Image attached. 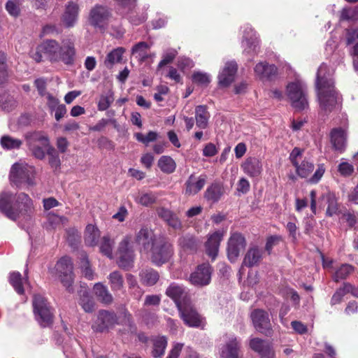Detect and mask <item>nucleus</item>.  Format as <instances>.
Segmentation results:
<instances>
[{
  "label": "nucleus",
  "mask_w": 358,
  "mask_h": 358,
  "mask_svg": "<svg viewBox=\"0 0 358 358\" xmlns=\"http://www.w3.org/2000/svg\"><path fill=\"white\" fill-rule=\"evenodd\" d=\"M324 172H325V169H324V164L318 165L317 169L315 171L313 176L310 178L308 181L310 183H313V184L317 183L320 180L322 177L323 176Z\"/></svg>",
  "instance_id": "obj_62"
},
{
  "label": "nucleus",
  "mask_w": 358,
  "mask_h": 358,
  "mask_svg": "<svg viewBox=\"0 0 358 358\" xmlns=\"http://www.w3.org/2000/svg\"><path fill=\"white\" fill-rule=\"evenodd\" d=\"M243 45L245 47L244 52L256 53L259 48V41L255 34L252 31L251 35L248 37L245 34L243 35Z\"/></svg>",
  "instance_id": "obj_41"
},
{
  "label": "nucleus",
  "mask_w": 358,
  "mask_h": 358,
  "mask_svg": "<svg viewBox=\"0 0 358 358\" xmlns=\"http://www.w3.org/2000/svg\"><path fill=\"white\" fill-rule=\"evenodd\" d=\"M0 144L3 149L6 150L19 149L22 145V141L8 135L1 136Z\"/></svg>",
  "instance_id": "obj_42"
},
{
  "label": "nucleus",
  "mask_w": 358,
  "mask_h": 358,
  "mask_svg": "<svg viewBox=\"0 0 358 358\" xmlns=\"http://www.w3.org/2000/svg\"><path fill=\"white\" fill-rule=\"evenodd\" d=\"M316 88L320 107L325 112H331L338 100V94L334 89V82L329 73L327 64L322 63L318 68L316 76Z\"/></svg>",
  "instance_id": "obj_3"
},
{
  "label": "nucleus",
  "mask_w": 358,
  "mask_h": 358,
  "mask_svg": "<svg viewBox=\"0 0 358 358\" xmlns=\"http://www.w3.org/2000/svg\"><path fill=\"white\" fill-rule=\"evenodd\" d=\"M55 268L63 285L66 287L69 292H73V273L71 259L68 256L62 257L57 262Z\"/></svg>",
  "instance_id": "obj_10"
},
{
  "label": "nucleus",
  "mask_w": 358,
  "mask_h": 358,
  "mask_svg": "<svg viewBox=\"0 0 358 358\" xmlns=\"http://www.w3.org/2000/svg\"><path fill=\"white\" fill-rule=\"evenodd\" d=\"M213 267L208 263L199 265L196 270L189 275V282L196 287H204L210 284Z\"/></svg>",
  "instance_id": "obj_14"
},
{
  "label": "nucleus",
  "mask_w": 358,
  "mask_h": 358,
  "mask_svg": "<svg viewBox=\"0 0 358 358\" xmlns=\"http://www.w3.org/2000/svg\"><path fill=\"white\" fill-rule=\"evenodd\" d=\"M287 96L292 106L297 110H304L308 106L306 97V87L300 82H293L287 87Z\"/></svg>",
  "instance_id": "obj_9"
},
{
  "label": "nucleus",
  "mask_w": 358,
  "mask_h": 358,
  "mask_svg": "<svg viewBox=\"0 0 358 358\" xmlns=\"http://www.w3.org/2000/svg\"><path fill=\"white\" fill-rule=\"evenodd\" d=\"M224 194L223 185L218 182H213L204 192V198L212 203H217Z\"/></svg>",
  "instance_id": "obj_30"
},
{
  "label": "nucleus",
  "mask_w": 358,
  "mask_h": 358,
  "mask_svg": "<svg viewBox=\"0 0 358 358\" xmlns=\"http://www.w3.org/2000/svg\"><path fill=\"white\" fill-rule=\"evenodd\" d=\"M166 294L175 302L178 309L190 303V296L187 289L176 282L169 285Z\"/></svg>",
  "instance_id": "obj_15"
},
{
  "label": "nucleus",
  "mask_w": 358,
  "mask_h": 358,
  "mask_svg": "<svg viewBox=\"0 0 358 358\" xmlns=\"http://www.w3.org/2000/svg\"><path fill=\"white\" fill-rule=\"evenodd\" d=\"M34 211L33 201L28 194L6 190L0 192V212L9 220L16 222L22 217L27 220Z\"/></svg>",
  "instance_id": "obj_1"
},
{
  "label": "nucleus",
  "mask_w": 358,
  "mask_h": 358,
  "mask_svg": "<svg viewBox=\"0 0 358 358\" xmlns=\"http://www.w3.org/2000/svg\"><path fill=\"white\" fill-rule=\"evenodd\" d=\"M152 343V356L154 358H162L167 347L168 341L164 336H154L151 339Z\"/></svg>",
  "instance_id": "obj_32"
},
{
  "label": "nucleus",
  "mask_w": 358,
  "mask_h": 358,
  "mask_svg": "<svg viewBox=\"0 0 358 358\" xmlns=\"http://www.w3.org/2000/svg\"><path fill=\"white\" fill-rule=\"evenodd\" d=\"M93 289L95 295L101 302L108 305L113 302V297L106 285L97 282L94 285Z\"/></svg>",
  "instance_id": "obj_34"
},
{
  "label": "nucleus",
  "mask_w": 358,
  "mask_h": 358,
  "mask_svg": "<svg viewBox=\"0 0 358 358\" xmlns=\"http://www.w3.org/2000/svg\"><path fill=\"white\" fill-rule=\"evenodd\" d=\"M76 57V49L73 42L70 40H64L62 44L59 45V51L57 62H62L66 65H71L74 63Z\"/></svg>",
  "instance_id": "obj_20"
},
{
  "label": "nucleus",
  "mask_w": 358,
  "mask_h": 358,
  "mask_svg": "<svg viewBox=\"0 0 358 358\" xmlns=\"http://www.w3.org/2000/svg\"><path fill=\"white\" fill-rule=\"evenodd\" d=\"M157 213L163 221L173 229L179 230L182 229V222L178 216L171 210L160 207L157 209Z\"/></svg>",
  "instance_id": "obj_25"
},
{
  "label": "nucleus",
  "mask_w": 358,
  "mask_h": 358,
  "mask_svg": "<svg viewBox=\"0 0 358 358\" xmlns=\"http://www.w3.org/2000/svg\"><path fill=\"white\" fill-rule=\"evenodd\" d=\"M110 16V13L107 7L96 5L90 11V22L95 27L103 28Z\"/></svg>",
  "instance_id": "obj_19"
},
{
  "label": "nucleus",
  "mask_w": 358,
  "mask_h": 358,
  "mask_svg": "<svg viewBox=\"0 0 358 358\" xmlns=\"http://www.w3.org/2000/svg\"><path fill=\"white\" fill-rule=\"evenodd\" d=\"M80 296L79 304L86 313H92L94 310V301L90 296L88 291L81 289L78 292Z\"/></svg>",
  "instance_id": "obj_37"
},
{
  "label": "nucleus",
  "mask_w": 358,
  "mask_h": 358,
  "mask_svg": "<svg viewBox=\"0 0 358 358\" xmlns=\"http://www.w3.org/2000/svg\"><path fill=\"white\" fill-rule=\"evenodd\" d=\"M78 6L73 3L70 2L66 7L64 13L62 15V22L67 27L74 26L78 14Z\"/></svg>",
  "instance_id": "obj_31"
},
{
  "label": "nucleus",
  "mask_w": 358,
  "mask_h": 358,
  "mask_svg": "<svg viewBox=\"0 0 358 358\" xmlns=\"http://www.w3.org/2000/svg\"><path fill=\"white\" fill-rule=\"evenodd\" d=\"M346 294L343 285L336 289L333 294L330 303L331 306H335L341 303L343 296Z\"/></svg>",
  "instance_id": "obj_60"
},
{
  "label": "nucleus",
  "mask_w": 358,
  "mask_h": 358,
  "mask_svg": "<svg viewBox=\"0 0 358 358\" xmlns=\"http://www.w3.org/2000/svg\"><path fill=\"white\" fill-rule=\"evenodd\" d=\"M246 246L245 237L240 233L233 234L229 238L227 243V257L229 260L235 262Z\"/></svg>",
  "instance_id": "obj_16"
},
{
  "label": "nucleus",
  "mask_w": 358,
  "mask_h": 358,
  "mask_svg": "<svg viewBox=\"0 0 358 358\" xmlns=\"http://www.w3.org/2000/svg\"><path fill=\"white\" fill-rule=\"evenodd\" d=\"M157 240L152 231L147 227H142L135 236V243L140 246V251L146 254H148Z\"/></svg>",
  "instance_id": "obj_17"
},
{
  "label": "nucleus",
  "mask_w": 358,
  "mask_h": 358,
  "mask_svg": "<svg viewBox=\"0 0 358 358\" xmlns=\"http://www.w3.org/2000/svg\"><path fill=\"white\" fill-rule=\"evenodd\" d=\"M243 171L250 177L259 176L262 171V162L256 157H249L241 166Z\"/></svg>",
  "instance_id": "obj_28"
},
{
  "label": "nucleus",
  "mask_w": 358,
  "mask_h": 358,
  "mask_svg": "<svg viewBox=\"0 0 358 358\" xmlns=\"http://www.w3.org/2000/svg\"><path fill=\"white\" fill-rule=\"evenodd\" d=\"M354 272V267L348 264H343L337 268L332 275V279L334 282H338L340 280L346 279Z\"/></svg>",
  "instance_id": "obj_39"
},
{
  "label": "nucleus",
  "mask_w": 358,
  "mask_h": 358,
  "mask_svg": "<svg viewBox=\"0 0 358 358\" xmlns=\"http://www.w3.org/2000/svg\"><path fill=\"white\" fill-rule=\"evenodd\" d=\"M100 237L99 229L93 224H87L84 235L85 243L88 246H94Z\"/></svg>",
  "instance_id": "obj_36"
},
{
  "label": "nucleus",
  "mask_w": 358,
  "mask_h": 358,
  "mask_svg": "<svg viewBox=\"0 0 358 358\" xmlns=\"http://www.w3.org/2000/svg\"><path fill=\"white\" fill-rule=\"evenodd\" d=\"M155 196L152 193H144L139 194L136 198V201L145 206H148L155 202Z\"/></svg>",
  "instance_id": "obj_57"
},
{
  "label": "nucleus",
  "mask_w": 358,
  "mask_h": 358,
  "mask_svg": "<svg viewBox=\"0 0 358 358\" xmlns=\"http://www.w3.org/2000/svg\"><path fill=\"white\" fill-rule=\"evenodd\" d=\"M130 242L131 237L126 236L120 241L117 248V265L126 271H129L134 266L135 259L134 250L130 245Z\"/></svg>",
  "instance_id": "obj_8"
},
{
  "label": "nucleus",
  "mask_w": 358,
  "mask_h": 358,
  "mask_svg": "<svg viewBox=\"0 0 358 358\" xmlns=\"http://www.w3.org/2000/svg\"><path fill=\"white\" fill-rule=\"evenodd\" d=\"M224 343L220 349L221 358H243L241 340L235 335H224Z\"/></svg>",
  "instance_id": "obj_11"
},
{
  "label": "nucleus",
  "mask_w": 358,
  "mask_h": 358,
  "mask_svg": "<svg viewBox=\"0 0 358 358\" xmlns=\"http://www.w3.org/2000/svg\"><path fill=\"white\" fill-rule=\"evenodd\" d=\"M340 213L339 205L334 194H328L327 196V208L326 215L329 217H332L335 215Z\"/></svg>",
  "instance_id": "obj_47"
},
{
  "label": "nucleus",
  "mask_w": 358,
  "mask_h": 358,
  "mask_svg": "<svg viewBox=\"0 0 358 358\" xmlns=\"http://www.w3.org/2000/svg\"><path fill=\"white\" fill-rule=\"evenodd\" d=\"M66 239L71 247L76 248L80 240V234L78 229L75 228L66 229Z\"/></svg>",
  "instance_id": "obj_52"
},
{
  "label": "nucleus",
  "mask_w": 358,
  "mask_h": 358,
  "mask_svg": "<svg viewBox=\"0 0 358 358\" xmlns=\"http://www.w3.org/2000/svg\"><path fill=\"white\" fill-rule=\"evenodd\" d=\"M210 114L207 107L204 105H199L195 108V120L197 127L201 129L207 128Z\"/></svg>",
  "instance_id": "obj_33"
},
{
  "label": "nucleus",
  "mask_w": 358,
  "mask_h": 358,
  "mask_svg": "<svg viewBox=\"0 0 358 358\" xmlns=\"http://www.w3.org/2000/svg\"><path fill=\"white\" fill-rule=\"evenodd\" d=\"M262 254L263 251L257 246L250 248L244 257L243 265L249 268L259 265L262 259Z\"/></svg>",
  "instance_id": "obj_29"
},
{
  "label": "nucleus",
  "mask_w": 358,
  "mask_h": 358,
  "mask_svg": "<svg viewBox=\"0 0 358 358\" xmlns=\"http://www.w3.org/2000/svg\"><path fill=\"white\" fill-rule=\"evenodd\" d=\"M178 245L186 252L195 253L201 247L202 242L191 234H185L178 238Z\"/></svg>",
  "instance_id": "obj_26"
},
{
  "label": "nucleus",
  "mask_w": 358,
  "mask_h": 358,
  "mask_svg": "<svg viewBox=\"0 0 358 358\" xmlns=\"http://www.w3.org/2000/svg\"><path fill=\"white\" fill-rule=\"evenodd\" d=\"M9 282L17 294H24V289L22 285V278L20 272L13 271L10 273L9 275Z\"/></svg>",
  "instance_id": "obj_44"
},
{
  "label": "nucleus",
  "mask_w": 358,
  "mask_h": 358,
  "mask_svg": "<svg viewBox=\"0 0 358 358\" xmlns=\"http://www.w3.org/2000/svg\"><path fill=\"white\" fill-rule=\"evenodd\" d=\"M117 322V317L114 312H110L101 310L99 312L96 324L94 329L97 332H103L110 328Z\"/></svg>",
  "instance_id": "obj_18"
},
{
  "label": "nucleus",
  "mask_w": 358,
  "mask_h": 358,
  "mask_svg": "<svg viewBox=\"0 0 358 358\" xmlns=\"http://www.w3.org/2000/svg\"><path fill=\"white\" fill-rule=\"evenodd\" d=\"M34 313L36 321L43 327H48L53 322V309L48 300L41 294H34L32 299Z\"/></svg>",
  "instance_id": "obj_5"
},
{
  "label": "nucleus",
  "mask_w": 358,
  "mask_h": 358,
  "mask_svg": "<svg viewBox=\"0 0 358 358\" xmlns=\"http://www.w3.org/2000/svg\"><path fill=\"white\" fill-rule=\"evenodd\" d=\"M124 52L125 49L124 48L120 47L113 49L106 55L104 61L105 66L110 69L115 64L120 62Z\"/></svg>",
  "instance_id": "obj_38"
},
{
  "label": "nucleus",
  "mask_w": 358,
  "mask_h": 358,
  "mask_svg": "<svg viewBox=\"0 0 358 358\" xmlns=\"http://www.w3.org/2000/svg\"><path fill=\"white\" fill-rule=\"evenodd\" d=\"M251 318L257 331L266 336L272 335L273 331L266 311L262 309H255L251 313Z\"/></svg>",
  "instance_id": "obj_13"
},
{
  "label": "nucleus",
  "mask_w": 358,
  "mask_h": 358,
  "mask_svg": "<svg viewBox=\"0 0 358 358\" xmlns=\"http://www.w3.org/2000/svg\"><path fill=\"white\" fill-rule=\"evenodd\" d=\"M192 81L200 85H207L210 82V78L207 73L196 72L192 75Z\"/></svg>",
  "instance_id": "obj_56"
},
{
  "label": "nucleus",
  "mask_w": 358,
  "mask_h": 358,
  "mask_svg": "<svg viewBox=\"0 0 358 358\" xmlns=\"http://www.w3.org/2000/svg\"><path fill=\"white\" fill-rule=\"evenodd\" d=\"M34 176V169L27 164L19 163L14 164L10 171L9 178L11 183L20 187L25 183L28 185H33Z\"/></svg>",
  "instance_id": "obj_7"
},
{
  "label": "nucleus",
  "mask_w": 358,
  "mask_h": 358,
  "mask_svg": "<svg viewBox=\"0 0 358 358\" xmlns=\"http://www.w3.org/2000/svg\"><path fill=\"white\" fill-rule=\"evenodd\" d=\"M139 275L142 284L146 286H153L159 279V273L152 268L142 270Z\"/></svg>",
  "instance_id": "obj_35"
},
{
  "label": "nucleus",
  "mask_w": 358,
  "mask_h": 358,
  "mask_svg": "<svg viewBox=\"0 0 358 358\" xmlns=\"http://www.w3.org/2000/svg\"><path fill=\"white\" fill-rule=\"evenodd\" d=\"M113 245L114 241L109 236H105L101 241L100 252L109 259H113Z\"/></svg>",
  "instance_id": "obj_45"
},
{
  "label": "nucleus",
  "mask_w": 358,
  "mask_h": 358,
  "mask_svg": "<svg viewBox=\"0 0 358 358\" xmlns=\"http://www.w3.org/2000/svg\"><path fill=\"white\" fill-rule=\"evenodd\" d=\"M150 48L148 43L141 41L134 45L131 49L132 55H136V57L141 61L148 58L147 50Z\"/></svg>",
  "instance_id": "obj_46"
},
{
  "label": "nucleus",
  "mask_w": 358,
  "mask_h": 358,
  "mask_svg": "<svg viewBox=\"0 0 358 358\" xmlns=\"http://www.w3.org/2000/svg\"><path fill=\"white\" fill-rule=\"evenodd\" d=\"M330 141L334 150L339 153L345 151L347 143V135L341 128H334L330 133Z\"/></svg>",
  "instance_id": "obj_23"
},
{
  "label": "nucleus",
  "mask_w": 358,
  "mask_h": 358,
  "mask_svg": "<svg viewBox=\"0 0 358 358\" xmlns=\"http://www.w3.org/2000/svg\"><path fill=\"white\" fill-rule=\"evenodd\" d=\"M20 3H16L14 1L8 0L5 6L7 12L13 17H17L20 14V9L19 7Z\"/></svg>",
  "instance_id": "obj_58"
},
{
  "label": "nucleus",
  "mask_w": 358,
  "mask_h": 358,
  "mask_svg": "<svg viewBox=\"0 0 358 358\" xmlns=\"http://www.w3.org/2000/svg\"><path fill=\"white\" fill-rule=\"evenodd\" d=\"M173 253L174 249L173 244L168 238L164 236L158 237L155 243L148 252L150 255V260L157 266H161L169 262Z\"/></svg>",
  "instance_id": "obj_4"
},
{
  "label": "nucleus",
  "mask_w": 358,
  "mask_h": 358,
  "mask_svg": "<svg viewBox=\"0 0 358 358\" xmlns=\"http://www.w3.org/2000/svg\"><path fill=\"white\" fill-rule=\"evenodd\" d=\"M161 171L166 173H173L176 168L174 160L169 156H162L157 163Z\"/></svg>",
  "instance_id": "obj_43"
},
{
  "label": "nucleus",
  "mask_w": 358,
  "mask_h": 358,
  "mask_svg": "<svg viewBox=\"0 0 358 358\" xmlns=\"http://www.w3.org/2000/svg\"><path fill=\"white\" fill-rule=\"evenodd\" d=\"M267 343L268 342L263 339L253 338L250 340L249 346L253 351L258 353Z\"/></svg>",
  "instance_id": "obj_59"
},
{
  "label": "nucleus",
  "mask_w": 358,
  "mask_h": 358,
  "mask_svg": "<svg viewBox=\"0 0 358 358\" xmlns=\"http://www.w3.org/2000/svg\"><path fill=\"white\" fill-rule=\"evenodd\" d=\"M136 139L145 145H148L149 143L153 142L157 138V134L155 131H149L146 136L141 133L135 134Z\"/></svg>",
  "instance_id": "obj_53"
},
{
  "label": "nucleus",
  "mask_w": 358,
  "mask_h": 358,
  "mask_svg": "<svg viewBox=\"0 0 358 358\" xmlns=\"http://www.w3.org/2000/svg\"><path fill=\"white\" fill-rule=\"evenodd\" d=\"M223 238V233L217 231L210 234L205 243L206 253L215 260L217 256L220 242Z\"/></svg>",
  "instance_id": "obj_24"
},
{
  "label": "nucleus",
  "mask_w": 358,
  "mask_h": 358,
  "mask_svg": "<svg viewBox=\"0 0 358 358\" xmlns=\"http://www.w3.org/2000/svg\"><path fill=\"white\" fill-rule=\"evenodd\" d=\"M296 173L301 178L308 177L314 169V164L308 161L303 160L301 164H299L294 166Z\"/></svg>",
  "instance_id": "obj_48"
},
{
  "label": "nucleus",
  "mask_w": 358,
  "mask_h": 358,
  "mask_svg": "<svg viewBox=\"0 0 358 358\" xmlns=\"http://www.w3.org/2000/svg\"><path fill=\"white\" fill-rule=\"evenodd\" d=\"M112 291H121L124 288V278L118 271L110 273L108 277Z\"/></svg>",
  "instance_id": "obj_40"
},
{
  "label": "nucleus",
  "mask_w": 358,
  "mask_h": 358,
  "mask_svg": "<svg viewBox=\"0 0 358 358\" xmlns=\"http://www.w3.org/2000/svg\"><path fill=\"white\" fill-rule=\"evenodd\" d=\"M258 355L261 358H275V352L269 343L258 352Z\"/></svg>",
  "instance_id": "obj_63"
},
{
  "label": "nucleus",
  "mask_w": 358,
  "mask_h": 358,
  "mask_svg": "<svg viewBox=\"0 0 358 358\" xmlns=\"http://www.w3.org/2000/svg\"><path fill=\"white\" fill-rule=\"evenodd\" d=\"M16 106V101L13 96L7 95L0 99V107L6 110L10 111Z\"/></svg>",
  "instance_id": "obj_55"
},
{
  "label": "nucleus",
  "mask_w": 358,
  "mask_h": 358,
  "mask_svg": "<svg viewBox=\"0 0 358 358\" xmlns=\"http://www.w3.org/2000/svg\"><path fill=\"white\" fill-rule=\"evenodd\" d=\"M338 170L342 176H349L353 173L354 166L348 162H342L338 165Z\"/></svg>",
  "instance_id": "obj_61"
},
{
  "label": "nucleus",
  "mask_w": 358,
  "mask_h": 358,
  "mask_svg": "<svg viewBox=\"0 0 358 358\" xmlns=\"http://www.w3.org/2000/svg\"><path fill=\"white\" fill-rule=\"evenodd\" d=\"M183 346L184 344L180 343L174 344L166 358H178Z\"/></svg>",
  "instance_id": "obj_64"
},
{
  "label": "nucleus",
  "mask_w": 358,
  "mask_h": 358,
  "mask_svg": "<svg viewBox=\"0 0 358 358\" xmlns=\"http://www.w3.org/2000/svg\"><path fill=\"white\" fill-rule=\"evenodd\" d=\"M27 145L31 155L37 159L43 160L47 154L48 164L57 170L60 168L61 160L57 150L50 144V138L43 131H34L25 135Z\"/></svg>",
  "instance_id": "obj_2"
},
{
  "label": "nucleus",
  "mask_w": 358,
  "mask_h": 358,
  "mask_svg": "<svg viewBox=\"0 0 358 358\" xmlns=\"http://www.w3.org/2000/svg\"><path fill=\"white\" fill-rule=\"evenodd\" d=\"M238 65L236 62H228L218 76L219 85L222 87L229 86L234 80Z\"/></svg>",
  "instance_id": "obj_21"
},
{
  "label": "nucleus",
  "mask_w": 358,
  "mask_h": 358,
  "mask_svg": "<svg viewBox=\"0 0 358 358\" xmlns=\"http://www.w3.org/2000/svg\"><path fill=\"white\" fill-rule=\"evenodd\" d=\"M255 72L261 79L273 80L277 78L278 69L274 64L259 62L255 67Z\"/></svg>",
  "instance_id": "obj_27"
},
{
  "label": "nucleus",
  "mask_w": 358,
  "mask_h": 358,
  "mask_svg": "<svg viewBox=\"0 0 358 358\" xmlns=\"http://www.w3.org/2000/svg\"><path fill=\"white\" fill-rule=\"evenodd\" d=\"M178 52L175 49H170L163 55V59L157 66V70L164 66L171 63L176 57Z\"/></svg>",
  "instance_id": "obj_54"
},
{
  "label": "nucleus",
  "mask_w": 358,
  "mask_h": 358,
  "mask_svg": "<svg viewBox=\"0 0 358 358\" xmlns=\"http://www.w3.org/2000/svg\"><path fill=\"white\" fill-rule=\"evenodd\" d=\"M59 43L53 39H47L40 43L34 51H31L30 56L36 62H41L43 57L51 62H57Z\"/></svg>",
  "instance_id": "obj_6"
},
{
  "label": "nucleus",
  "mask_w": 358,
  "mask_h": 358,
  "mask_svg": "<svg viewBox=\"0 0 358 358\" xmlns=\"http://www.w3.org/2000/svg\"><path fill=\"white\" fill-rule=\"evenodd\" d=\"M206 178V175H201L196 178L194 174H191L185 183V194L188 196L197 194L204 187Z\"/></svg>",
  "instance_id": "obj_22"
},
{
  "label": "nucleus",
  "mask_w": 358,
  "mask_h": 358,
  "mask_svg": "<svg viewBox=\"0 0 358 358\" xmlns=\"http://www.w3.org/2000/svg\"><path fill=\"white\" fill-rule=\"evenodd\" d=\"M6 61L7 57L6 53L0 52V84L4 83L8 78Z\"/></svg>",
  "instance_id": "obj_51"
},
{
  "label": "nucleus",
  "mask_w": 358,
  "mask_h": 358,
  "mask_svg": "<svg viewBox=\"0 0 358 358\" xmlns=\"http://www.w3.org/2000/svg\"><path fill=\"white\" fill-rule=\"evenodd\" d=\"M80 266L85 277L88 280H92L94 278V272L90 266V262L85 252L81 254Z\"/></svg>",
  "instance_id": "obj_50"
},
{
  "label": "nucleus",
  "mask_w": 358,
  "mask_h": 358,
  "mask_svg": "<svg viewBox=\"0 0 358 358\" xmlns=\"http://www.w3.org/2000/svg\"><path fill=\"white\" fill-rule=\"evenodd\" d=\"M114 101L113 92L108 90L107 93L101 94L98 102V110L103 111L108 109Z\"/></svg>",
  "instance_id": "obj_49"
},
{
  "label": "nucleus",
  "mask_w": 358,
  "mask_h": 358,
  "mask_svg": "<svg viewBox=\"0 0 358 358\" xmlns=\"http://www.w3.org/2000/svg\"><path fill=\"white\" fill-rule=\"evenodd\" d=\"M181 319L189 327L203 328L205 319L189 303L178 309Z\"/></svg>",
  "instance_id": "obj_12"
}]
</instances>
